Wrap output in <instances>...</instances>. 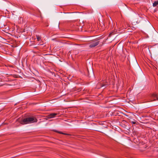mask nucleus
Segmentation results:
<instances>
[{
  "instance_id": "3",
  "label": "nucleus",
  "mask_w": 158,
  "mask_h": 158,
  "mask_svg": "<svg viewBox=\"0 0 158 158\" xmlns=\"http://www.w3.org/2000/svg\"><path fill=\"white\" fill-rule=\"evenodd\" d=\"M56 113H51L48 114L47 116V117L48 118H54L56 115H57Z\"/></svg>"
},
{
  "instance_id": "6",
  "label": "nucleus",
  "mask_w": 158,
  "mask_h": 158,
  "mask_svg": "<svg viewBox=\"0 0 158 158\" xmlns=\"http://www.w3.org/2000/svg\"><path fill=\"white\" fill-rule=\"evenodd\" d=\"M57 132L60 133V134H64V135H66V134L65 133H63L62 132H59V131H58Z\"/></svg>"
},
{
  "instance_id": "1",
  "label": "nucleus",
  "mask_w": 158,
  "mask_h": 158,
  "mask_svg": "<svg viewBox=\"0 0 158 158\" xmlns=\"http://www.w3.org/2000/svg\"><path fill=\"white\" fill-rule=\"evenodd\" d=\"M37 119L33 117L26 118L19 121L20 124L24 125L29 123H31L34 122H36Z\"/></svg>"
},
{
  "instance_id": "9",
  "label": "nucleus",
  "mask_w": 158,
  "mask_h": 158,
  "mask_svg": "<svg viewBox=\"0 0 158 158\" xmlns=\"http://www.w3.org/2000/svg\"><path fill=\"white\" fill-rule=\"evenodd\" d=\"M156 96V95L155 94H154L153 95V97H155Z\"/></svg>"
},
{
  "instance_id": "7",
  "label": "nucleus",
  "mask_w": 158,
  "mask_h": 158,
  "mask_svg": "<svg viewBox=\"0 0 158 158\" xmlns=\"http://www.w3.org/2000/svg\"><path fill=\"white\" fill-rule=\"evenodd\" d=\"M131 123L133 124H135L136 123V122H135L132 121L131 122Z\"/></svg>"
},
{
  "instance_id": "10",
  "label": "nucleus",
  "mask_w": 158,
  "mask_h": 158,
  "mask_svg": "<svg viewBox=\"0 0 158 158\" xmlns=\"http://www.w3.org/2000/svg\"><path fill=\"white\" fill-rule=\"evenodd\" d=\"M106 15L108 16V15L107 14H106Z\"/></svg>"
},
{
  "instance_id": "2",
  "label": "nucleus",
  "mask_w": 158,
  "mask_h": 158,
  "mask_svg": "<svg viewBox=\"0 0 158 158\" xmlns=\"http://www.w3.org/2000/svg\"><path fill=\"white\" fill-rule=\"evenodd\" d=\"M99 43V42L98 40H94L91 42L89 45L90 48L94 47L98 45Z\"/></svg>"
},
{
  "instance_id": "4",
  "label": "nucleus",
  "mask_w": 158,
  "mask_h": 158,
  "mask_svg": "<svg viewBox=\"0 0 158 158\" xmlns=\"http://www.w3.org/2000/svg\"><path fill=\"white\" fill-rule=\"evenodd\" d=\"M158 5V1H155L153 4V6L154 7L157 6Z\"/></svg>"
},
{
  "instance_id": "8",
  "label": "nucleus",
  "mask_w": 158,
  "mask_h": 158,
  "mask_svg": "<svg viewBox=\"0 0 158 158\" xmlns=\"http://www.w3.org/2000/svg\"><path fill=\"white\" fill-rule=\"evenodd\" d=\"M105 85H101L100 87H102L104 86Z\"/></svg>"
},
{
  "instance_id": "5",
  "label": "nucleus",
  "mask_w": 158,
  "mask_h": 158,
  "mask_svg": "<svg viewBox=\"0 0 158 158\" xmlns=\"http://www.w3.org/2000/svg\"><path fill=\"white\" fill-rule=\"evenodd\" d=\"M36 37H37V40L38 41H39L40 40H41V38L40 36H39V35H37V36H36Z\"/></svg>"
}]
</instances>
